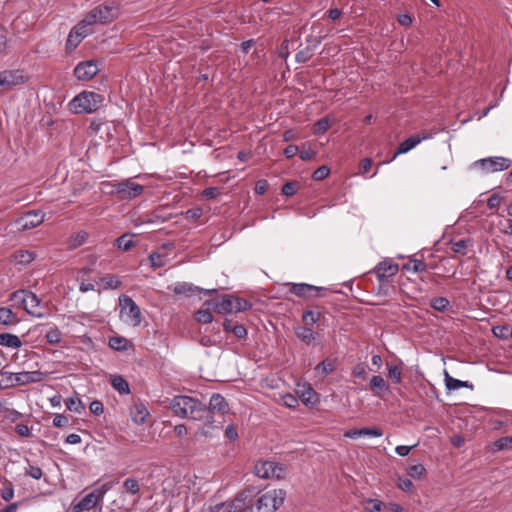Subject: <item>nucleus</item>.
I'll return each mask as SVG.
<instances>
[{"mask_svg":"<svg viewBox=\"0 0 512 512\" xmlns=\"http://www.w3.org/2000/svg\"><path fill=\"white\" fill-rule=\"evenodd\" d=\"M297 393L304 404L308 405L315 402V392L310 385L303 386V389L297 390Z\"/></svg>","mask_w":512,"mask_h":512,"instance_id":"32","label":"nucleus"},{"mask_svg":"<svg viewBox=\"0 0 512 512\" xmlns=\"http://www.w3.org/2000/svg\"><path fill=\"white\" fill-rule=\"evenodd\" d=\"M92 32L91 28H86L84 24L79 22L76 26H74L67 38L66 48L69 51L74 50L81 41L88 36Z\"/></svg>","mask_w":512,"mask_h":512,"instance_id":"12","label":"nucleus"},{"mask_svg":"<svg viewBox=\"0 0 512 512\" xmlns=\"http://www.w3.org/2000/svg\"><path fill=\"white\" fill-rule=\"evenodd\" d=\"M36 257L35 252L29 250H17L13 253V259L17 264L27 265Z\"/></svg>","mask_w":512,"mask_h":512,"instance_id":"28","label":"nucleus"},{"mask_svg":"<svg viewBox=\"0 0 512 512\" xmlns=\"http://www.w3.org/2000/svg\"><path fill=\"white\" fill-rule=\"evenodd\" d=\"M108 344H109L110 348H112L114 350L121 351V350H127L130 345V342H129V340H127L124 337L113 336L109 339Z\"/></svg>","mask_w":512,"mask_h":512,"instance_id":"33","label":"nucleus"},{"mask_svg":"<svg viewBox=\"0 0 512 512\" xmlns=\"http://www.w3.org/2000/svg\"><path fill=\"white\" fill-rule=\"evenodd\" d=\"M445 386L448 390H458L460 388H468L471 387L469 382L467 381H461L456 378H453L448 374L447 371H445Z\"/></svg>","mask_w":512,"mask_h":512,"instance_id":"31","label":"nucleus"},{"mask_svg":"<svg viewBox=\"0 0 512 512\" xmlns=\"http://www.w3.org/2000/svg\"><path fill=\"white\" fill-rule=\"evenodd\" d=\"M511 166V160L501 156L482 158L473 163V167L480 168L485 173L504 171Z\"/></svg>","mask_w":512,"mask_h":512,"instance_id":"7","label":"nucleus"},{"mask_svg":"<svg viewBox=\"0 0 512 512\" xmlns=\"http://www.w3.org/2000/svg\"><path fill=\"white\" fill-rule=\"evenodd\" d=\"M299 152L300 158L304 161L310 160L316 155V152L314 150H312L310 147L306 148L305 145L302 146Z\"/></svg>","mask_w":512,"mask_h":512,"instance_id":"60","label":"nucleus"},{"mask_svg":"<svg viewBox=\"0 0 512 512\" xmlns=\"http://www.w3.org/2000/svg\"><path fill=\"white\" fill-rule=\"evenodd\" d=\"M114 482H106L102 484L100 487L93 490V493L97 496L99 501L103 500L104 495L113 487Z\"/></svg>","mask_w":512,"mask_h":512,"instance_id":"53","label":"nucleus"},{"mask_svg":"<svg viewBox=\"0 0 512 512\" xmlns=\"http://www.w3.org/2000/svg\"><path fill=\"white\" fill-rule=\"evenodd\" d=\"M11 300L19 303L31 316L43 318L46 315V306L38 296L28 290H18L12 293Z\"/></svg>","mask_w":512,"mask_h":512,"instance_id":"3","label":"nucleus"},{"mask_svg":"<svg viewBox=\"0 0 512 512\" xmlns=\"http://www.w3.org/2000/svg\"><path fill=\"white\" fill-rule=\"evenodd\" d=\"M28 81V76L19 69L0 71V87L10 90Z\"/></svg>","mask_w":512,"mask_h":512,"instance_id":"8","label":"nucleus"},{"mask_svg":"<svg viewBox=\"0 0 512 512\" xmlns=\"http://www.w3.org/2000/svg\"><path fill=\"white\" fill-rule=\"evenodd\" d=\"M403 269L413 272V273H419L424 272L427 270V265L422 260H410L408 263L403 265Z\"/></svg>","mask_w":512,"mask_h":512,"instance_id":"34","label":"nucleus"},{"mask_svg":"<svg viewBox=\"0 0 512 512\" xmlns=\"http://www.w3.org/2000/svg\"><path fill=\"white\" fill-rule=\"evenodd\" d=\"M302 319L306 325H313L318 321L319 316L313 311H306L303 313Z\"/></svg>","mask_w":512,"mask_h":512,"instance_id":"57","label":"nucleus"},{"mask_svg":"<svg viewBox=\"0 0 512 512\" xmlns=\"http://www.w3.org/2000/svg\"><path fill=\"white\" fill-rule=\"evenodd\" d=\"M123 485H124V488L126 489V491L131 494H137L140 490L139 483L134 478H127L124 481Z\"/></svg>","mask_w":512,"mask_h":512,"instance_id":"52","label":"nucleus"},{"mask_svg":"<svg viewBox=\"0 0 512 512\" xmlns=\"http://www.w3.org/2000/svg\"><path fill=\"white\" fill-rule=\"evenodd\" d=\"M0 496L5 501H10L14 497V486L10 481L4 480L3 487L0 490Z\"/></svg>","mask_w":512,"mask_h":512,"instance_id":"39","label":"nucleus"},{"mask_svg":"<svg viewBox=\"0 0 512 512\" xmlns=\"http://www.w3.org/2000/svg\"><path fill=\"white\" fill-rule=\"evenodd\" d=\"M288 286H290V292L303 298L310 297L311 292H318L323 290L324 288L306 284V283H288Z\"/></svg>","mask_w":512,"mask_h":512,"instance_id":"19","label":"nucleus"},{"mask_svg":"<svg viewBox=\"0 0 512 512\" xmlns=\"http://www.w3.org/2000/svg\"><path fill=\"white\" fill-rule=\"evenodd\" d=\"M45 339L50 344H58L62 340V333L57 326L53 325L47 330Z\"/></svg>","mask_w":512,"mask_h":512,"instance_id":"35","label":"nucleus"},{"mask_svg":"<svg viewBox=\"0 0 512 512\" xmlns=\"http://www.w3.org/2000/svg\"><path fill=\"white\" fill-rule=\"evenodd\" d=\"M65 405L68 410L73 411L75 413L81 414L84 410V406L81 400L77 397H70L65 401Z\"/></svg>","mask_w":512,"mask_h":512,"instance_id":"38","label":"nucleus"},{"mask_svg":"<svg viewBox=\"0 0 512 512\" xmlns=\"http://www.w3.org/2000/svg\"><path fill=\"white\" fill-rule=\"evenodd\" d=\"M330 127V121L328 118H321L314 124L313 132L315 134H322Z\"/></svg>","mask_w":512,"mask_h":512,"instance_id":"51","label":"nucleus"},{"mask_svg":"<svg viewBox=\"0 0 512 512\" xmlns=\"http://www.w3.org/2000/svg\"><path fill=\"white\" fill-rule=\"evenodd\" d=\"M27 467H25V474L35 480H39L43 476V471L39 466L33 465L26 459Z\"/></svg>","mask_w":512,"mask_h":512,"instance_id":"40","label":"nucleus"},{"mask_svg":"<svg viewBox=\"0 0 512 512\" xmlns=\"http://www.w3.org/2000/svg\"><path fill=\"white\" fill-rule=\"evenodd\" d=\"M120 181H104L101 183V191L105 194L118 197Z\"/></svg>","mask_w":512,"mask_h":512,"instance_id":"36","label":"nucleus"},{"mask_svg":"<svg viewBox=\"0 0 512 512\" xmlns=\"http://www.w3.org/2000/svg\"><path fill=\"white\" fill-rule=\"evenodd\" d=\"M330 173V169L327 166H320L318 169H316L313 173V178L315 180H322L326 178Z\"/></svg>","mask_w":512,"mask_h":512,"instance_id":"58","label":"nucleus"},{"mask_svg":"<svg viewBox=\"0 0 512 512\" xmlns=\"http://www.w3.org/2000/svg\"><path fill=\"white\" fill-rule=\"evenodd\" d=\"M364 507L369 512H380L383 507V503L377 499H368L365 501Z\"/></svg>","mask_w":512,"mask_h":512,"instance_id":"50","label":"nucleus"},{"mask_svg":"<svg viewBox=\"0 0 512 512\" xmlns=\"http://www.w3.org/2000/svg\"><path fill=\"white\" fill-rule=\"evenodd\" d=\"M316 370L321 372L323 376H326L335 370V361L331 359H325L316 366Z\"/></svg>","mask_w":512,"mask_h":512,"instance_id":"37","label":"nucleus"},{"mask_svg":"<svg viewBox=\"0 0 512 512\" xmlns=\"http://www.w3.org/2000/svg\"><path fill=\"white\" fill-rule=\"evenodd\" d=\"M501 201H502V197L497 193H493L488 198L487 205L490 209H495V208L499 207V205L501 204Z\"/></svg>","mask_w":512,"mask_h":512,"instance_id":"59","label":"nucleus"},{"mask_svg":"<svg viewBox=\"0 0 512 512\" xmlns=\"http://www.w3.org/2000/svg\"><path fill=\"white\" fill-rule=\"evenodd\" d=\"M429 138H431L430 134H423L422 136L416 135V136H412V137L406 139L399 145L398 151L393 156L391 161L394 160L398 155L409 152L414 147H416L418 144H420L423 140H426Z\"/></svg>","mask_w":512,"mask_h":512,"instance_id":"17","label":"nucleus"},{"mask_svg":"<svg viewBox=\"0 0 512 512\" xmlns=\"http://www.w3.org/2000/svg\"><path fill=\"white\" fill-rule=\"evenodd\" d=\"M296 190H297V186L293 182H288V183L284 184L282 187V192L286 196L294 195L296 193Z\"/></svg>","mask_w":512,"mask_h":512,"instance_id":"64","label":"nucleus"},{"mask_svg":"<svg viewBox=\"0 0 512 512\" xmlns=\"http://www.w3.org/2000/svg\"><path fill=\"white\" fill-rule=\"evenodd\" d=\"M282 403L288 408H295L298 405V398L293 394L287 393L281 397Z\"/></svg>","mask_w":512,"mask_h":512,"instance_id":"55","label":"nucleus"},{"mask_svg":"<svg viewBox=\"0 0 512 512\" xmlns=\"http://www.w3.org/2000/svg\"><path fill=\"white\" fill-rule=\"evenodd\" d=\"M285 467L273 461H260L255 465V474L263 479H282L285 476Z\"/></svg>","mask_w":512,"mask_h":512,"instance_id":"6","label":"nucleus"},{"mask_svg":"<svg viewBox=\"0 0 512 512\" xmlns=\"http://www.w3.org/2000/svg\"><path fill=\"white\" fill-rule=\"evenodd\" d=\"M0 345L11 349H18L22 346V342L20 338L15 334L1 333Z\"/></svg>","mask_w":512,"mask_h":512,"instance_id":"25","label":"nucleus"},{"mask_svg":"<svg viewBox=\"0 0 512 512\" xmlns=\"http://www.w3.org/2000/svg\"><path fill=\"white\" fill-rule=\"evenodd\" d=\"M89 409L95 415H100L104 411V407H103L102 402H100L98 400L92 401L90 403Z\"/></svg>","mask_w":512,"mask_h":512,"instance_id":"63","label":"nucleus"},{"mask_svg":"<svg viewBox=\"0 0 512 512\" xmlns=\"http://www.w3.org/2000/svg\"><path fill=\"white\" fill-rule=\"evenodd\" d=\"M1 372V375H4ZM8 379L13 381L16 385H27L30 383L41 382L45 378V374L41 371H23L19 373H7Z\"/></svg>","mask_w":512,"mask_h":512,"instance_id":"11","label":"nucleus"},{"mask_svg":"<svg viewBox=\"0 0 512 512\" xmlns=\"http://www.w3.org/2000/svg\"><path fill=\"white\" fill-rule=\"evenodd\" d=\"M286 493L282 489L267 491L256 502V512H275L284 502Z\"/></svg>","mask_w":512,"mask_h":512,"instance_id":"4","label":"nucleus"},{"mask_svg":"<svg viewBox=\"0 0 512 512\" xmlns=\"http://www.w3.org/2000/svg\"><path fill=\"white\" fill-rule=\"evenodd\" d=\"M117 246L119 249L124 251L130 250L134 246V241L132 237L128 235H122L116 240Z\"/></svg>","mask_w":512,"mask_h":512,"instance_id":"43","label":"nucleus"},{"mask_svg":"<svg viewBox=\"0 0 512 512\" xmlns=\"http://www.w3.org/2000/svg\"><path fill=\"white\" fill-rule=\"evenodd\" d=\"M467 246L468 245L466 240H459L452 244V250L455 253L465 254Z\"/></svg>","mask_w":512,"mask_h":512,"instance_id":"61","label":"nucleus"},{"mask_svg":"<svg viewBox=\"0 0 512 512\" xmlns=\"http://www.w3.org/2000/svg\"><path fill=\"white\" fill-rule=\"evenodd\" d=\"M249 497L248 492L240 493L232 502H230L231 508H233V512H253L254 507L247 503V499Z\"/></svg>","mask_w":512,"mask_h":512,"instance_id":"21","label":"nucleus"},{"mask_svg":"<svg viewBox=\"0 0 512 512\" xmlns=\"http://www.w3.org/2000/svg\"><path fill=\"white\" fill-rule=\"evenodd\" d=\"M408 475L414 479H420L426 472L424 465L418 463L408 468Z\"/></svg>","mask_w":512,"mask_h":512,"instance_id":"44","label":"nucleus"},{"mask_svg":"<svg viewBox=\"0 0 512 512\" xmlns=\"http://www.w3.org/2000/svg\"><path fill=\"white\" fill-rule=\"evenodd\" d=\"M88 237V234L84 231H81L73 236H71L69 240V246L70 248H77L85 243L86 239Z\"/></svg>","mask_w":512,"mask_h":512,"instance_id":"42","label":"nucleus"},{"mask_svg":"<svg viewBox=\"0 0 512 512\" xmlns=\"http://www.w3.org/2000/svg\"><path fill=\"white\" fill-rule=\"evenodd\" d=\"M120 316L128 324L138 326L141 323V312L137 304L128 296L119 298Z\"/></svg>","mask_w":512,"mask_h":512,"instance_id":"5","label":"nucleus"},{"mask_svg":"<svg viewBox=\"0 0 512 512\" xmlns=\"http://www.w3.org/2000/svg\"><path fill=\"white\" fill-rule=\"evenodd\" d=\"M398 269V264L391 260H384L376 267V271L380 279L394 276L398 272Z\"/></svg>","mask_w":512,"mask_h":512,"instance_id":"22","label":"nucleus"},{"mask_svg":"<svg viewBox=\"0 0 512 512\" xmlns=\"http://www.w3.org/2000/svg\"><path fill=\"white\" fill-rule=\"evenodd\" d=\"M312 57L311 49L306 47L296 53L295 59L298 63H305Z\"/></svg>","mask_w":512,"mask_h":512,"instance_id":"54","label":"nucleus"},{"mask_svg":"<svg viewBox=\"0 0 512 512\" xmlns=\"http://www.w3.org/2000/svg\"><path fill=\"white\" fill-rule=\"evenodd\" d=\"M295 334L306 344H310L316 338V333L312 329L304 326L296 327Z\"/></svg>","mask_w":512,"mask_h":512,"instance_id":"30","label":"nucleus"},{"mask_svg":"<svg viewBox=\"0 0 512 512\" xmlns=\"http://www.w3.org/2000/svg\"><path fill=\"white\" fill-rule=\"evenodd\" d=\"M232 333L239 339L246 337L247 330L242 324H235L232 328Z\"/></svg>","mask_w":512,"mask_h":512,"instance_id":"62","label":"nucleus"},{"mask_svg":"<svg viewBox=\"0 0 512 512\" xmlns=\"http://www.w3.org/2000/svg\"><path fill=\"white\" fill-rule=\"evenodd\" d=\"M496 451H501V450H505V449H510L512 448V436H509V437H501L499 439H497L494 443H493Z\"/></svg>","mask_w":512,"mask_h":512,"instance_id":"46","label":"nucleus"},{"mask_svg":"<svg viewBox=\"0 0 512 512\" xmlns=\"http://www.w3.org/2000/svg\"><path fill=\"white\" fill-rule=\"evenodd\" d=\"M99 499L97 496L91 491L87 495H85L77 504L73 506V512H84L89 511L94 508L98 503Z\"/></svg>","mask_w":512,"mask_h":512,"instance_id":"20","label":"nucleus"},{"mask_svg":"<svg viewBox=\"0 0 512 512\" xmlns=\"http://www.w3.org/2000/svg\"><path fill=\"white\" fill-rule=\"evenodd\" d=\"M251 308V304L244 299L226 295L222 298L220 309L222 313H238Z\"/></svg>","mask_w":512,"mask_h":512,"instance_id":"10","label":"nucleus"},{"mask_svg":"<svg viewBox=\"0 0 512 512\" xmlns=\"http://www.w3.org/2000/svg\"><path fill=\"white\" fill-rule=\"evenodd\" d=\"M388 376L393 382L400 383L402 380V368L398 365L389 366Z\"/></svg>","mask_w":512,"mask_h":512,"instance_id":"48","label":"nucleus"},{"mask_svg":"<svg viewBox=\"0 0 512 512\" xmlns=\"http://www.w3.org/2000/svg\"><path fill=\"white\" fill-rule=\"evenodd\" d=\"M129 414L134 423L144 424L149 416V411L145 404L137 402L131 406Z\"/></svg>","mask_w":512,"mask_h":512,"instance_id":"18","label":"nucleus"},{"mask_svg":"<svg viewBox=\"0 0 512 512\" xmlns=\"http://www.w3.org/2000/svg\"><path fill=\"white\" fill-rule=\"evenodd\" d=\"M0 323L4 326L16 325L19 323V318L16 313L12 311V309L8 307L0 308Z\"/></svg>","mask_w":512,"mask_h":512,"instance_id":"26","label":"nucleus"},{"mask_svg":"<svg viewBox=\"0 0 512 512\" xmlns=\"http://www.w3.org/2000/svg\"><path fill=\"white\" fill-rule=\"evenodd\" d=\"M209 413L212 412H218L220 414H224L228 411V403L226 402L225 398L220 394H213L209 401ZM210 414L205 417L204 420H206L208 423L212 422L213 420L210 419Z\"/></svg>","mask_w":512,"mask_h":512,"instance_id":"15","label":"nucleus"},{"mask_svg":"<svg viewBox=\"0 0 512 512\" xmlns=\"http://www.w3.org/2000/svg\"><path fill=\"white\" fill-rule=\"evenodd\" d=\"M195 319L203 324H208L213 321V315L208 309H200L195 314Z\"/></svg>","mask_w":512,"mask_h":512,"instance_id":"47","label":"nucleus"},{"mask_svg":"<svg viewBox=\"0 0 512 512\" xmlns=\"http://www.w3.org/2000/svg\"><path fill=\"white\" fill-rule=\"evenodd\" d=\"M45 220V213L40 210L28 211L17 221L22 230H28L39 226Z\"/></svg>","mask_w":512,"mask_h":512,"instance_id":"13","label":"nucleus"},{"mask_svg":"<svg viewBox=\"0 0 512 512\" xmlns=\"http://www.w3.org/2000/svg\"><path fill=\"white\" fill-rule=\"evenodd\" d=\"M430 305L433 309L443 312L449 306V300L445 297H436L430 301Z\"/></svg>","mask_w":512,"mask_h":512,"instance_id":"41","label":"nucleus"},{"mask_svg":"<svg viewBox=\"0 0 512 512\" xmlns=\"http://www.w3.org/2000/svg\"><path fill=\"white\" fill-rule=\"evenodd\" d=\"M370 389L375 396L382 398L385 393L389 392V385L382 376L375 375L370 380Z\"/></svg>","mask_w":512,"mask_h":512,"instance_id":"24","label":"nucleus"},{"mask_svg":"<svg viewBox=\"0 0 512 512\" xmlns=\"http://www.w3.org/2000/svg\"><path fill=\"white\" fill-rule=\"evenodd\" d=\"M94 9L98 15V21L100 24L110 22L118 15V8L113 4L100 5Z\"/></svg>","mask_w":512,"mask_h":512,"instance_id":"16","label":"nucleus"},{"mask_svg":"<svg viewBox=\"0 0 512 512\" xmlns=\"http://www.w3.org/2000/svg\"><path fill=\"white\" fill-rule=\"evenodd\" d=\"M82 24L86 26V28H91L95 24H100L98 21V15L95 9H92L85 18L80 21Z\"/></svg>","mask_w":512,"mask_h":512,"instance_id":"49","label":"nucleus"},{"mask_svg":"<svg viewBox=\"0 0 512 512\" xmlns=\"http://www.w3.org/2000/svg\"><path fill=\"white\" fill-rule=\"evenodd\" d=\"M121 284L120 279L115 275H106L99 279L97 285L101 289H117Z\"/></svg>","mask_w":512,"mask_h":512,"instance_id":"29","label":"nucleus"},{"mask_svg":"<svg viewBox=\"0 0 512 512\" xmlns=\"http://www.w3.org/2000/svg\"><path fill=\"white\" fill-rule=\"evenodd\" d=\"M111 385L121 395L130 393L129 383L121 375L112 376Z\"/></svg>","mask_w":512,"mask_h":512,"instance_id":"27","label":"nucleus"},{"mask_svg":"<svg viewBox=\"0 0 512 512\" xmlns=\"http://www.w3.org/2000/svg\"><path fill=\"white\" fill-rule=\"evenodd\" d=\"M104 97L93 91H83L69 102V109L75 114H90L103 103Z\"/></svg>","mask_w":512,"mask_h":512,"instance_id":"2","label":"nucleus"},{"mask_svg":"<svg viewBox=\"0 0 512 512\" xmlns=\"http://www.w3.org/2000/svg\"><path fill=\"white\" fill-rule=\"evenodd\" d=\"M118 189L119 199L132 200L143 193L144 186L134 182L131 178H127L120 181Z\"/></svg>","mask_w":512,"mask_h":512,"instance_id":"9","label":"nucleus"},{"mask_svg":"<svg viewBox=\"0 0 512 512\" xmlns=\"http://www.w3.org/2000/svg\"><path fill=\"white\" fill-rule=\"evenodd\" d=\"M383 432L379 428H361V429H353L348 430L344 433V437L355 439L361 436H370V437H381Z\"/></svg>","mask_w":512,"mask_h":512,"instance_id":"23","label":"nucleus"},{"mask_svg":"<svg viewBox=\"0 0 512 512\" xmlns=\"http://www.w3.org/2000/svg\"><path fill=\"white\" fill-rule=\"evenodd\" d=\"M151 266L154 268L163 267L166 264L165 256L160 252H152L149 255Z\"/></svg>","mask_w":512,"mask_h":512,"instance_id":"45","label":"nucleus"},{"mask_svg":"<svg viewBox=\"0 0 512 512\" xmlns=\"http://www.w3.org/2000/svg\"><path fill=\"white\" fill-rule=\"evenodd\" d=\"M170 408L176 416L192 420H204L209 414L201 402L184 395L175 396L170 402Z\"/></svg>","mask_w":512,"mask_h":512,"instance_id":"1","label":"nucleus"},{"mask_svg":"<svg viewBox=\"0 0 512 512\" xmlns=\"http://www.w3.org/2000/svg\"><path fill=\"white\" fill-rule=\"evenodd\" d=\"M352 374H353V376H355L357 378H362V379L366 378V376H367L366 365L363 363H359V364L355 365L352 370Z\"/></svg>","mask_w":512,"mask_h":512,"instance_id":"56","label":"nucleus"},{"mask_svg":"<svg viewBox=\"0 0 512 512\" xmlns=\"http://www.w3.org/2000/svg\"><path fill=\"white\" fill-rule=\"evenodd\" d=\"M99 69L97 64L92 60L80 62L74 68V75L80 81H88L92 79Z\"/></svg>","mask_w":512,"mask_h":512,"instance_id":"14","label":"nucleus"}]
</instances>
